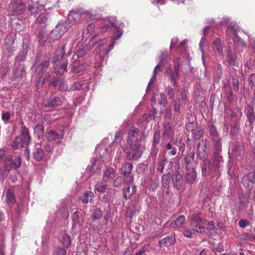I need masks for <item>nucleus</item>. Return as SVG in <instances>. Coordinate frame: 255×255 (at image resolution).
<instances>
[{
	"label": "nucleus",
	"instance_id": "1",
	"mask_svg": "<svg viewBox=\"0 0 255 255\" xmlns=\"http://www.w3.org/2000/svg\"><path fill=\"white\" fill-rule=\"evenodd\" d=\"M20 135L15 137L11 144L12 147L14 149L19 147L23 148L27 146L31 142V139L29 130L23 124L20 127Z\"/></svg>",
	"mask_w": 255,
	"mask_h": 255
},
{
	"label": "nucleus",
	"instance_id": "2",
	"mask_svg": "<svg viewBox=\"0 0 255 255\" xmlns=\"http://www.w3.org/2000/svg\"><path fill=\"white\" fill-rule=\"evenodd\" d=\"M144 147L140 144H126L125 146L126 158L128 160H137L141 156Z\"/></svg>",
	"mask_w": 255,
	"mask_h": 255
},
{
	"label": "nucleus",
	"instance_id": "3",
	"mask_svg": "<svg viewBox=\"0 0 255 255\" xmlns=\"http://www.w3.org/2000/svg\"><path fill=\"white\" fill-rule=\"evenodd\" d=\"M68 22V20H67L57 24L55 28L52 30L49 34L51 40H56L61 37L70 27Z\"/></svg>",
	"mask_w": 255,
	"mask_h": 255
},
{
	"label": "nucleus",
	"instance_id": "4",
	"mask_svg": "<svg viewBox=\"0 0 255 255\" xmlns=\"http://www.w3.org/2000/svg\"><path fill=\"white\" fill-rule=\"evenodd\" d=\"M50 59L49 55H45L42 57L40 55L36 57L35 61V73L36 74L39 75L46 72L49 66Z\"/></svg>",
	"mask_w": 255,
	"mask_h": 255
},
{
	"label": "nucleus",
	"instance_id": "5",
	"mask_svg": "<svg viewBox=\"0 0 255 255\" xmlns=\"http://www.w3.org/2000/svg\"><path fill=\"white\" fill-rule=\"evenodd\" d=\"M21 164V158L20 156L8 155L5 160L3 168L5 171L9 172L12 169H18Z\"/></svg>",
	"mask_w": 255,
	"mask_h": 255
},
{
	"label": "nucleus",
	"instance_id": "6",
	"mask_svg": "<svg viewBox=\"0 0 255 255\" xmlns=\"http://www.w3.org/2000/svg\"><path fill=\"white\" fill-rule=\"evenodd\" d=\"M26 5L22 0H12L9 4V10L13 15H20L26 10Z\"/></svg>",
	"mask_w": 255,
	"mask_h": 255
},
{
	"label": "nucleus",
	"instance_id": "7",
	"mask_svg": "<svg viewBox=\"0 0 255 255\" xmlns=\"http://www.w3.org/2000/svg\"><path fill=\"white\" fill-rule=\"evenodd\" d=\"M187 130L191 132L192 138L194 140L199 139L204 134L201 127L198 126L194 122L187 123L185 126Z\"/></svg>",
	"mask_w": 255,
	"mask_h": 255
},
{
	"label": "nucleus",
	"instance_id": "8",
	"mask_svg": "<svg viewBox=\"0 0 255 255\" xmlns=\"http://www.w3.org/2000/svg\"><path fill=\"white\" fill-rule=\"evenodd\" d=\"M132 168L133 165L129 162H126L120 168L122 174L126 177L125 182L127 184H131L133 181V175L131 174Z\"/></svg>",
	"mask_w": 255,
	"mask_h": 255
},
{
	"label": "nucleus",
	"instance_id": "9",
	"mask_svg": "<svg viewBox=\"0 0 255 255\" xmlns=\"http://www.w3.org/2000/svg\"><path fill=\"white\" fill-rule=\"evenodd\" d=\"M202 175L204 176L211 175L212 177L218 175L219 172L218 168L214 169L213 163L211 164L210 159H205L201 164Z\"/></svg>",
	"mask_w": 255,
	"mask_h": 255
},
{
	"label": "nucleus",
	"instance_id": "10",
	"mask_svg": "<svg viewBox=\"0 0 255 255\" xmlns=\"http://www.w3.org/2000/svg\"><path fill=\"white\" fill-rule=\"evenodd\" d=\"M179 68L180 65L178 62L174 63L173 70L171 68L167 69L166 72L168 75L169 76L170 80L174 87H177L178 86L177 82L176 81L179 78Z\"/></svg>",
	"mask_w": 255,
	"mask_h": 255
},
{
	"label": "nucleus",
	"instance_id": "11",
	"mask_svg": "<svg viewBox=\"0 0 255 255\" xmlns=\"http://www.w3.org/2000/svg\"><path fill=\"white\" fill-rule=\"evenodd\" d=\"M142 138V133L137 128L133 129L129 131L128 133V138L127 139L126 144L132 145L139 144L138 141Z\"/></svg>",
	"mask_w": 255,
	"mask_h": 255
},
{
	"label": "nucleus",
	"instance_id": "12",
	"mask_svg": "<svg viewBox=\"0 0 255 255\" xmlns=\"http://www.w3.org/2000/svg\"><path fill=\"white\" fill-rule=\"evenodd\" d=\"M172 180L173 187L177 190H179L182 186L183 179L182 174L179 171H175Z\"/></svg>",
	"mask_w": 255,
	"mask_h": 255
},
{
	"label": "nucleus",
	"instance_id": "13",
	"mask_svg": "<svg viewBox=\"0 0 255 255\" xmlns=\"http://www.w3.org/2000/svg\"><path fill=\"white\" fill-rule=\"evenodd\" d=\"M37 36L39 45L43 46L48 39V34L46 33V27L39 26L38 28Z\"/></svg>",
	"mask_w": 255,
	"mask_h": 255
},
{
	"label": "nucleus",
	"instance_id": "14",
	"mask_svg": "<svg viewBox=\"0 0 255 255\" xmlns=\"http://www.w3.org/2000/svg\"><path fill=\"white\" fill-rule=\"evenodd\" d=\"M245 113L250 123V127L252 129L255 122V114L253 108L248 106L245 108Z\"/></svg>",
	"mask_w": 255,
	"mask_h": 255
},
{
	"label": "nucleus",
	"instance_id": "15",
	"mask_svg": "<svg viewBox=\"0 0 255 255\" xmlns=\"http://www.w3.org/2000/svg\"><path fill=\"white\" fill-rule=\"evenodd\" d=\"M25 73V68L23 65L15 63L13 70V78L21 79Z\"/></svg>",
	"mask_w": 255,
	"mask_h": 255
},
{
	"label": "nucleus",
	"instance_id": "16",
	"mask_svg": "<svg viewBox=\"0 0 255 255\" xmlns=\"http://www.w3.org/2000/svg\"><path fill=\"white\" fill-rule=\"evenodd\" d=\"M187 170L185 176V179L187 183L192 184L196 179L197 173L195 168L186 169Z\"/></svg>",
	"mask_w": 255,
	"mask_h": 255
},
{
	"label": "nucleus",
	"instance_id": "17",
	"mask_svg": "<svg viewBox=\"0 0 255 255\" xmlns=\"http://www.w3.org/2000/svg\"><path fill=\"white\" fill-rule=\"evenodd\" d=\"M109 23L105 24L100 28V32L102 33H105L108 31L112 30V27L115 26V19L113 17L108 18Z\"/></svg>",
	"mask_w": 255,
	"mask_h": 255
},
{
	"label": "nucleus",
	"instance_id": "18",
	"mask_svg": "<svg viewBox=\"0 0 255 255\" xmlns=\"http://www.w3.org/2000/svg\"><path fill=\"white\" fill-rule=\"evenodd\" d=\"M65 54V45H61L55 51L53 57V62L54 63L61 60Z\"/></svg>",
	"mask_w": 255,
	"mask_h": 255
},
{
	"label": "nucleus",
	"instance_id": "19",
	"mask_svg": "<svg viewBox=\"0 0 255 255\" xmlns=\"http://www.w3.org/2000/svg\"><path fill=\"white\" fill-rule=\"evenodd\" d=\"M175 241V237L171 235L159 240L158 243L160 247H169L173 245Z\"/></svg>",
	"mask_w": 255,
	"mask_h": 255
},
{
	"label": "nucleus",
	"instance_id": "20",
	"mask_svg": "<svg viewBox=\"0 0 255 255\" xmlns=\"http://www.w3.org/2000/svg\"><path fill=\"white\" fill-rule=\"evenodd\" d=\"M45 136L46 138L49 141H52L58 140L60 141L63 138V137L60 136L57 132L50 130L45 132Z\"/></svg>",
	"mask_w": 255,
	"mask_h": 255
},
{
	"label": "nucleus",
	"instance_id": "21",
	"mask_svg": "<svg viewBox=\"0 0 255 255\" xmlns=\"http://www.w3.org/2000/svg\"><path fill=\"white\" fill-rule=\"evenodd\" d=\"M194 153L191 152L189 153L184 158L185 168H194Z\"/></svg>",
	"mask_w": 255,
	"mask_h": 255
},
{
	"label": "nucleus",
	"instance_id": "22",
	"mask_svg": "<svg viewBox=\"0 0 255 255\" xmlns=\"http://www.w3.org/2000/svg\"><path fill=\"white\" fill-rule=\"evenodd\" d=\"M48 19V14L47 12L44 11L40 13L36 18L35 23L40 25V26H44V27H46Z\"/></svg>",
	"mask_w": 255,
	"mask_h": 255
},
{
	"label": "nucleus",
	"instance_id": "23",
	"mask_svg": "<svg viewBox=\"0 0 255 255\" xmlns=\"http://www.w3.org/2000/svg\"><path fill=\"white\" fill-rule=\"evenodd\" d=\"M62 98L58 97H54L51 99L46 101L44 103L45 107H56L62 105L63 101Z\"/></svg>",
	"mask_w": 255,
	"mask_h": 255
},
{
	"label": "nucleus",
	"instance_id": "24",
	"mask_svg": "<svg viewBox=\"0 0 255 255\" xmlns=\"http://www.w3.org/2000/svg\"><path fill=\"white\" fill-rule=\"evenodd\" d=\"M43 5H38L37 4H29L27 6V10L29 12L30 15H36L39 13L44 9Z\"/></svg>",
	"mask_w": 255,
	"mask_h": 255
},
{
	"label": "nucleus",
	"instance_id": "25",
	"mask_svg": "<svg viewBox=\"0 0 255 255\" xmlns=\"http://www.w3.org/2000/svg\"><path fill=\"white\" fill-rule=\"evenodd\" d=\"M128 184H127V187L123 189L124 196L126 199H129L136 191V187L134 185H132L130 189Z\"/></svg>",
	"mask_w": 255,
	"mask_h": 255
},
{
	"label": "nucleus",
	"instance_id": "26",
	"mask_svg": "<svg viewBox=\"0 0 255 255\" xmlns=\"http://www.w3.org/2000/svg\"><path fill=\"white\" fill-rule=\"evenodd\" d=\"M237 59V56L235 53H232L231 51H227V62L230 67L234 68L236 66Z\"/></svg>",
	"mask_w": 255,
	"mask_h": 255
},
{
	"label": "nucleus",
	"instance_id": "27",
	"mask_svg": "<svg viewBox=\"0 0 255 255\" xmlns=\"http://www.w3.org/2000/svg\"><path fill=\"white\" fill-rule=\"evenodd\" d=\"M173 131L171 126L170 124H164L163 126V137L164 139H168L172 136Z\"/></svg>",
	"mask_w": 255,
	"mask_h": 255
},
{
	"label": "nucleus",
	"instance_id": "28",
	"mask_svg": "<svg viewBox=\"0 0 255 255\" xmlns=\"http://www.w3.org/2000/svg\"><path fill=\"white\" fill-rule=\"evenodd\" d=\"M207 130L211 139L220 136L216 127L213 123H210L208 124Z\"/></svg>",
	"mask_w": 255,
	"mask_h": 255
},
{
	"label": "nucleus",
	"instance_id": "29",
	"mask_svg": "<svg viewBox=\"0 0 255 255\" xmlns=\"http://www.w3.org/2000/svg\"><path fill=\"white\" fill-rule=\"evenodd\" d=\"M4 194L7 203L13 204L15 202V197L12 189L9 188L6 189Z\"/></svg>",
	"mask_w": 255,
	"mask_h": 255
},
{
	"label": "nucleus",
	"instance_id": "30",
	"mask_svg": "<svg viewBox=\"0 0 255 255\" xmlns=\"http://www.w3.org/2000/svg\"><path fill=\"white\" fill-rule=\"evenodd\" d=\"M94 196V193L92 191H86L85 192L82 196H81L79 199L82 203L87 204L89 202H92V198Z\"/></svg>",
	"mask_w": 255,
	"mask_h": 255
},
{
	"label": "nucleus",
	"instance_id": "31",
	"mask_svg": "<svg viewBox=\"0 0 255 255\" xmlns=\"http://www.w3.org/2000/svg\"><path fill=\"white\" fill-rule=\"evenodd\" d=\"M213 142V149L214 151H221L222 148V138L217 137L211 139Z\"/></svg>",
	"mask_w": 255,
	"mask_h": 255
},
{
	"label": "nucleus",
	"instance_id": "32",
	"mask_svg": "<svg viewBox=\"0 0 255 255\" xmlns=\"http://www.w3.org/2000/svg\"><path fill=\"white\" fill-rule=\"evenodd\" d=\"M204 222H191V228L194 231L203 233L205 231Z\"/></svg>",
	"mask_w": 255,
	"mask_h": 255
},
{
	"label": "nucleus",
	"instance_id": "33",
	"mask_svg": "<svg viewBox=\"0 0 255 255\" xmlns=\"http://www.w3.org/2000/svg\"><path fill=\"white\" fill-rule=\"evenodd\" d=\"M220 152L221 151H214L213 158L214 169L218 168L219 164L222 160V157L220 153Z\"/></svg>",
	"mask_w": 255,
	"mask_h": 255
},
{
	"label": "nucleus",
	"instance_id": "34",
	"mask_svg": "<svg viewBox=\"0 0 255 255\" xmlns=\"http://www.w3.org/2000/svg\"><path fill=\"white\" fill-rule=\"evenodd\" d=\"M44 153L43 150L40 147H36L33 152L34 159L37 161H40L44 157Z\"/></svg>",
	"mask_w": 255,
	"mask_h": 255
},
{
	"label": "nucleus",
	"instance_id": "35",
	"mask_svg": "<svg viewBox=\"0 0 255 255\" xmlns=\"http://www.w3.org/2000/svg\"><path fill=\"white\" fill-rule=\"evenodd\" d=\"M173 177L170 172L164 174L162 177V184L164 188H168L171 184V179Z\"/></svg>",
	"mask_w": 255,
	"mask_h": 255
},
{
	"label": "nucleus",
	"instance_id": "36",
	"mask_svg": "<svg viewBox=\"0 0 255 255\" xmlns=\"http://www.w3.org/2000/svg\"><path fill=\"white\" fill-rule=\"evenodd\" d=\"M165 148L169 150L168 153L169 156H174L177 153V148L173 142H170L167 144Z\"/></svg>",
	"mask_w": 255,
	"mask_h": 255
},
{
	"label": "nucleus",
	"instance_id": "37",
	"mask_svg": "<svg viewBox=\"0 0 255 255\" xmlns=\"http://www.w3.org/2000/svg\"><path fill=\"white\" fill-rule=\"evenodd\" d=\"M61 243L65 248H69L71 244V237L67 234L64 233L62 235Z\"/></svg>",
	"mask_w": 255,
	"mask_h": 255
},
{
	"label": "nucleus",
	"instance_id": "38",
	"mask_svg": "<svg viewBox=\"0 0 255 255\" xmlns=\"http://www.w3.org/2000/svg\"><path fill=\"white\" fill-rule=\"evenodd\" d=\"M9 72V67L6 64L0 65V79L5 78Z\"/></svg>",
	"mask_w": 255,
	"mask_h": 255
},
{
	"label": "nucleus",
	"instance_id": "39",
	"mask_svg": "<svg viewBox=\"0 0 255 255\" xmlns=\"http://www.w3.org/2000/svg\"><path fill=\"white\" fill-rule=\"evenodd\" d=\"M213 48L219 53L223 54V45L221 39L216 38L213 42Z\"/></svg>",
	"mask_w": 255,
	"mask_h": 255
},
{
	"label": "nucleus",
	"instance_id": "40",
	"mask_svg": "<svg viewBox=\"0 0 255 255\" xmlns=\"http://www.w3.org/2000/svg\"><path fill=\"white\" fill-rule=\"evenodd\" d=\"M240 127V122L238 120L236 122L234 125L231 126V129H230V133L232 136L237 135L238 132L239 131Z\"/></svg>",
	"mask_w": 255,
	"mask_h": 255
},
{
	"label": "nucleus",
	"instance_id": "41",
	"mask_svg": "<svg viewBox=\"0 0 255 255\" xmlns=\"http://www.w3.org/2000/svg\"><path fill=\"white\" fill-rule=\"evenodd\" d=\"M167 162V159L165 156H163V158L159 161L157 164V170L160 173H163L164 169V166Z\"/></svg>",
	"mask_w": 255,
	"mask_h": 255
},
{
	"label": "nucleus",
	"instance_id": "42",
	"mask_svg": "<svg viewBox=\"0 0 255 255\" xmlns=\"http://www.w3.org/2000/svg\"><path fill=\"white\" fill-rule=\"evenodd\" d=\"M44 128L42 125H36L34 128V132L38 138L42 136L44 133Z\"/></svg>",
	"mask_w": 255,
	"mask_h": 255
},
{
	"label": "nucleus",
	"instance_id": "43",
	"mask_svg": "<svg viewBox=\"0 0 255 255\" xmlns=\"http://www.w3.org/2000/svg\"><path fill=\"white\" fill-rule=\"evenodd\" d=\"M254 56V53H251L250 56L247 58L245 66L248 67L249 69H252L254 66L255 58Z\"/></svg>",
	"mask_w": 255,
	"mask_h": 255
},
{
	"label": "nucleus",
	"instance_id": "44",
	"mask_svg": "<svg viewBox=\"0 0 255 255\" xmlns=\"http://www.w3.org/2000/svg\"><path fill=\"white\" fill-rule=\"evenodd\" d=\"M72 218L73 226H76L77 225H81L82 221L80 219L79 213L78 212H74L72 215Z\"/></svg>",
	"mask_w": 255,
	"mask_h": 255
},
{
	"label": "nucleus",
	"instance_id": "45",
	"mask_svg": "<svg viewBox=\"0 0 255 255\" xmlns=\"http://www.w3.org/2000/svg\"><path fill=\"white\" fill-rule=\"evenodd\" d=\"M207 229L210 235H215L217 234V229L215 227L214 222L213 221L208 222Z\"/></svg>",
	"mask_w": 255,
	"mask_h": 255
},
{
	"label": "nucleus",
	"instance_id": "46",
	"mask_svg": "<svg viewBox=\"0 0 255 255\" xmlns=\"http://www.w3.org/2000/svg\"><path fill=\"white\" fill-rule=\"evenodd\" d=\"M81 14L82 11L80 9L72 10L69 12V18H71V19H73L74 21H75L76 18H77L78 16H79Z\"/></svg>",
	"mask_w": 255,
	"mask_h": 255
},
{
	"label": "nucleus",
	"instance_id": "47",
	"mask_svg": "<svg viewBox=\"0 0 255 255\" xmlns=\"http://www.w3.org/2000/svg\"><path fill=\"white\" fill-rule=\"evenodd\" d=\"M107 187V184L103 182H98L95 186V189L100 193H104Z\"/></svg>",
	"mask_w": 255,
	"mask_h": 255
},
{
	"label": "nucleus",
	"instance_id": "48",
	"mask_svg": "<svg viewBox=\"0 0 255 255\" xmlns=\"http://www.w3.org/2000/svg\"><path fill=\"white\" fill-rule=\"evenodd\" d=\"M225 90H226V93L227 101L229 103H231L233 100V92L232 89L231 88V87H226Z\"/></svg>",
	"mask_w": 255,
	"mask_h": 255
},
{
	"label": "nucleus",
	"instance_id": "49",
	"mask_svg": "<svg viewBox=\"0 0 255 255\" xmlns=\"http://www.w3.org/2000/svg\"><path fill=\"white\" fill-rule=\"evenodd\" d=\"M160 140V131L159 130H156L154 132V137L153 139L152 144L153 145H158Z\"/></svg>",
	"mask_w": 255,
	"mask_h": 255
},
{
	"label": "nucleus",
	"instance_id": "50",
	"mask_svg": "<svg viewBox=\"0 0 255 255\" xmlns=\"http://www.w3.org/2000/svg\"><path fill=\"white\" fill-rule=\"evenodd\" d=\"M242 115V113L240 110L237 109L236 111H232L231 113L230 114V117L232 118H235V122L237 121L238 120L239 121H240V119Z\"/></svg>",
	"mask_w": 255,
	"mask_h": 255
},
{
	"label": "nucleus",
	"instance_id": "51",
	"mask_svg": "<svg viewBox=\"0 0 255 255\" xmlns=\"http://www.w3.org/2000/svg\"><path fill=\"white\" fill-rule=\"evenodd\" d=\"M158 152V147L157 145H153L150 149V157L152 158L153 161H155L156 159V156Z\"/></svg>",
	"mask_w": 255,
	"mask_h": 255
},
{
	"label": "nucleus",
	"instance_id": "52",
	"mask_svg": "<svg viewBox=\"0 0 255 255\" xmlns=\"http://www.w3.org/2000/svg\"><path fill=\"white\" fill-rule=\"evenodd\" d=\"M172 103L173 104L174 112L177 113H180L181 105L180 100L178 98H177L175 100H173L172 101Z\"/></svg>",
	"mask_w": 255,
	"mask_h": 255
},
{
	"label": "nucleus",
	"instance_id": "53",
	"mask_svg": "<svg viewBox=\"0 0 255 255\" xmlns=\"http://www.w3.org/2000/svg\"><path fill=\"white\" fill-rule=\"evenodd\" d=\"M165 91L169 99H172L175 96L174 90L171 86H167L165 88Z\"/></svg>",
	"mask_w": 255,
	"mask_h": 255
},
{
	"label": "nucleus",
	"instance_id": "54",
	"mask_svg": "<svg viewBox=\"0 0 255 255\" xmlns=\"http://www.w3.org/2000/svg\"><path fill=\"white\" fill-rule=\"evenodd\" d=\"M244 180H247L252 183H255V172H252L244 176Z\"/></svg>",
	"mask_w": 255,
	"mask_h": 255
},
{
	"label": "nucleus",
	"instance_id": "55",
	"mask_svg": "<svg viewBox=\"0 0 255 255\" xmlns=\"http://www.w3.org/2000/svg\"><path fill=\"white\" fill-rule=\"evenodd\" d=\"M158 103L162 107H164L166 106L167 100L164 94L160 93V98L158 99Z\"/></svg>",
	"mask_w": 255,
	"mask_h": 255
},
{
	"label": "nucleus",
	"instance_id": "56",
	"mask_svg": "<svg viewBox=\"0 0 255 255\" xmlns=\"http://www.w3.org/2000/svg\"><path fill=\"white\" fill-rule=\"evenodd\" d=\"M176 148H178L179 151L181 152V153L182 154L185 148V144L184 142H182L181 140L179 141H175L174 142Z\"/></svg>",
	"mask_w": 255,
	"mask_h": 255
},
{
	"label": "nucleus",
	"instance_id": "57",
	"mask_svg": "<svg viewBox=\"0 0 255 255\" xmlns=\"http://www.w3.org/2000/svg\"><path fill=\"white\" fill-rule=\"evenodd\" d=\"M232 84L234 90L235 91H238L239 89V81L237 76L233 77L232 78Z\"/></svg>",
	"mask_w": 255,
	"mask_h": 255
},
{
	"label": "nucleus",
	"instance_id": "58",
	"mask_svg": "<svg viewBox=\"0 0 255 255\" xmlns=\"http://www.w3.org/2000/svg\"><path fill=\"white\" fill-rule=\"evenodd\" d=\"M250 86L252 88L255 86V73L250 74L248 77Z\"/></svg>",
	"mask_w": 255,
	"mask_h": 255
},
{
	"label": "nucleus",
	"instance_id": "59",
	"mask_svg": "<svg viewBox=\"0 0 255 255\" xmlns=\"http://www.w3.org/2000/svg\"><path fill=\"white\" fill-rule=\"evenodd\" d=\"M115 171L113 168H109L105 172L104 174V179L106 180L112 177V175L114 174Z\"/></svg>",
	"mask_w": 255,
	"mask_h": 255
},
{
	"label": "nucleus",
	"instance_id": "60",
	"mask_svg": "<svg viewBox=\"0 0 255 255\" xmlns=\"http://www.w3.org/2000/svg\"><path fill=\"white\" fill-rule=\"evenodd\" d=\"M185 217L183 215H180L178 218L175 221L174 224L177 226L182 225L185 222Z\"/></svg>",
	"mask_w": 255,
	"mask_h": 255
},
{
	"label": "nucleus",
	"instance_id": "61",
	"mask_svg": "<svg viewBox=\"0 0 255 255\" xmlns=\"http://www.w3.org/2000/svg\"><path fill=\"white\" fill-rule=\"evenodd\" d=\"M67 62H64L60 66L59 70L57 71V73L59 74H62L64 71L67 69Z\"/></svg>",
	"mask_w": 255,
	"mask_h": 255
},
{
	"label": "nucleus",
	"instance_id": "62",
	"mask_svg": "<svg viewBox=\"0 0 255 255\" xmlns=\"http://www.w3.org/2000/svg\"><path fill=\"white\" fill-rule=\"evenodd\" d=\"M83 86V84L80 82L75 83L73 86L69 89L70 91L79 90Z\"/></svg>",
	"mask_w": 255,
	"mask_h": 255
},
{
	"label": "nucleus",
	"instance_id": "63",
	"mask_svg": "<svg viewBox=\"0 0 255 255\" xmlns=\"http://www.w3.org/2000/svg\"><path fill=\"white\" fill-rule=\"evenodd\" d=\"M124 180L125 181V179H123V177H118L114 181V186L117 187L120 186Z\"/></svg>",
	"mask_w": 255,
	"mask_h": 255
},
{
	"label": "nucleus",
	"instance_id": "64",
	"mask_svg": "<svg viewBox=\"0 0 255 255\" xmlns=\"http://www.w3.org/2000/svg\"><path fill=\"white\" fill-rule=\"evenodd\" d=\"M102 216V212L99 209H96L93 213V218L95 220L99 219Z\"/></svg>",
	"mask_w": 255,
	"mask_h": 255
}]
</instances>
